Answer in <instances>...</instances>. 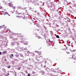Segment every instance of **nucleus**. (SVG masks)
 Masks as SVG:
<instances>
[{"instance_id":"nucleus-1","label":"nucleus","mask_w":76,"mask_h":76,"mask_svg":"<svg viewBox=\"0 0 76 76\" xmlns=\"http://www.w3.org/2000/svg\"><path fill=\"white\" fill-rule=\"evenodd\" d=\"M72 58L75 60L76 59V54H73L72 56Z\"/></svg>"},{"instance_id":"nucleus-2","label":"nucleus","mask_w":76,"mask_h":76,"mask_svg":"<svg viewBox=\"0 0 76 76\" xmlns=\"http://www.w3.org/2000/svg\"><path fill=\"white\" fill-rule=\"evenodd\" d=\"M9 5L10 7H12L13 5L12 4V3H10L9 4Z\"/></svg>"},{"instance_id":"nucleus-3","label":"nucleus","mask_w":76,"mask_h":76,"mask_svg":"<svg viewBox=\"0 0 76 76\" xmlns=\"http://www.w3.org/2000/svg\"><path fill=\"white\" fill-rule=\"evenodd\" d=\"M19 18H22V19H25V17H23V16H18Z\"/></svg>"},{"instance_id":"nucleus-4","label":"nucleus","mask_w":76,"mask_h":76,"mask_svg":"<svg viewBox=\"0 0 76 76\" xmlns=\"http://www.w3.org/2000/svg\"><path fill=\"white\" fill-rule=\"evenodd\" d=\"M3 15H8V16H10V14H9V13L6 12H5L4 13Z\"/></svg>"},{"instance_id":"nucleus-5","label":"nucleus","mask_w":76,"mask_h":76,"mask_svg":"<svg viewBox=\"0 0 76 76\" xmlns=\"http://www.w3.org/2000/svg\"><path fill=\"white\" fill-rule=\"evenodd\" d=\"M13 57V54H12L11 55H10V58H12V57Z\"/></svg>"},{"instance_id":"nucleus-6","label":"nucleus","mask_w":76,"mask_h":76,"mask_svg":"<svg viewBox=\"0 0 76 76\" xmlns=\"http://www.w3.org/2000/svg\"><path fill=\"white\" fill-rule=\"evenodd\" d=\"M3 27H4V25H2L1 26H0V29H1V28H3Z\"/></svg>"},{"instance_id":"nucleus-7","label":"nucleus","mask_w":76,"mask_h":76,"mask_svg":"<svg viewBox=\"0 0 76 76\" xmlns=\"http://www.w3.org/2000/svg\"><path fill=\"white\" fill-rule=\"evenodd\" d=\"M20 69H21V66H20L18 68H17V69H18V70H19Z\"/></svg>"},{"instance_id":"nucleus-8","label":"nucleus","mask_w":76,"mask_h":76,"mask_svg":"<svg viewBox=\"0 0 76 76\" xmlns=\"http://www.w3.org/2000/svg\"><path fill=\"white\" fill-rule=\"evenodd\" d=\"M7 53V51H6L5 50L4 52L2 53L3 54H4V53Z\"/></svg>"},{"instance_id":"nucleus-9","label":"nucleus","mask_w":76,"mask_h":76,"mask_svg":"<svg viewBox=\"0 0 76 76\" xmlns=\"http://www.w3.org/2000/svg\"><path fill=\"white\" fill-rule=\"evenodd\" d=\"M19 56V55H15V56L16 57H18Z\"/></svg>"},{"instance_id":"nucleus-10","label":"nucleus","mask_w":76,"mask_h":76,"mask_svg":"<svg viewBox=\"0 0 76 76\" xmlns=\"http://www.w3.org/2000/svg\"><path fill=\"white\" fill-rule=\"evenodd\" d=\"M56 38H60V37H59V36H58V35H57L56 36Z\"/></svg>"},{"instance_id":"nucleus-11","label":"nucleus","mask_w":76,"mask_h":76,"mask_svg":"<svg viewBox=\"0 0 76 76\" xmlns=\"http://www.w3.org/2000/svg\"><path fill=\"white\" fill-rule=\"evenodd\" d=\"M7 68H8L9 69H10V67H11V66H8L7 67Z\"/></svg>"},{"instance_id":"nucleus-12","label":"nucleus","mask_w":76,"mask_h":76,"mask_svg":"<svg viewBox=\"0 0 76 76\" xmlns=\"http://www.w3.org/2000/svg\"><path fill=\"white\" fill-rule=\"evenodd\" d=\"M11 7H13V9H15V7L13 6V5Z\"/></svg>"},{"instance_id":"nucleus-13","label":"nucleus","mask_w":76,"mask_h":76,"mask_svg":"<svg viewBox=\"0 0 76 76\" xmlns=\"http://www.w3.org/2000/svg\"><path fill=\"white\" fill-rule=\"evenodd\" d=\"M38 39H40V38H42L40 36H39L38 37Z\"/></svg>"},{"instance_id":"nucleus-14","label":"nucleus","mask_w":76,"mask_h":76,"mask_svg":"<svg viewBox=\"0 0 76 76\" xmlns=\"http://www.w3.org/2000/svg\"><path fill=\"white\" fill-rule=\"evenodd\" d=\"M38 15L39 16H41V15H40V14H39V13H38Z\"/></svg>"},{"instance_id":"nucleus-15","label":"nucleus","mask_w":76,"mask_h":76,"mask_svg":"<svg viewBox=\"0 0 76 76\" xmlns=\"http://www.w3.org/2000/svg\"><path fill=\"white\" fill-rule=\"evenodd\" d=\"M20 76H25V75L22 74V75H20Z\"/></svg>"},{"instance_id":"nucleus-16","label":"nucleus","mask_w":76,"mask_h":76,"mask_svg":"<svg viewBox=\"0 0 76 76\" xmlns=\"http://www.w3.org/2000/svg\"><path fill=\"white\" fill-rule=\"evenodd\" d=\"M35 72H34V71H33V72H32V74H33V75H34V74H35Z\"/></svg>"},{"instance_id":"nucleus-17","label":"nucleus","mask_w":76,"mask_h":76,"mask_svg":"<svg viewBox=\"0 0 76 76\" xmlns=\"http://www.w3.org/2000/svg\"><path fill=\"white\" fill-rule=\"evenodd\" d=\"M67 54H70V53L67 52Z\"/></svg>"},{"instance_id":"nucleus-18","label":"nucleus","mask_w":76,"mask_h":76,"mask_svg":"<svg viewBox=\"0 0 76 76\" xmlns=\"http://www.w3.org/2000/svg\"><path fill=\"white\" fill-rule=\"evenodd\" d=\"M8 30L9 31V32H10V29L9 28H8Z\"/></svg>"},{"instance_id":"nucleus-19","label":"nucleus","mask_w":76,"mask_h":76,"mask_svg":"<svg viewBox=\"0 0 76 76\" xmlns=\"http://www.w3.org/2000/svg\"><path fill=\"white\" fill-rule=\"evenodd\" d=\"M2 53L0 52V55H1V54Z\"/></svg>"},{"instance_id":"nucleus-20","label":"nucleus","mask_w":76,"mask_h":76,"mask_svg":"<svg viewBox=\"0 0 76 76\" xmlns=\"http://www.w3.org/2000/svg\"><path fill=\"white\" fill-rule=\"evenodd\" d=\"M17 73L16 72H15V75H17Z\"/></svg>"},{"instance_id":"nucleus-21","label":"nucleus","mask_w":76,"mask_h":76,"mask_svg":"<svg viewBox=\"0 0 76 76\" xmlns=\"http://www.w3.org/2000/svg\"><path fill=\"white\" fill-rule=\"evenodd\" d=\"M28 76H30V75L29 74H28Z\"/></svg>"},{"instance_id":"nucleus-22","label":"nucleus","mask_w":76,"mask_h":76,"mask_svg":"<svg viewBox=\"0 0 76 76\" xmlns=\"http://www.w3.org/2000/svg\"><path fill=\"white\" fill-rule=\"evenodd\" d=\"M7 61V60L5 59V61Z\"/></svg>"},{"instance_id":"nucleus-23","label":"nucleus","mask_w":76,"mask_h":76,"mask_svg":"<svg viewBox=\"0 0 76 76\" xmlns=\"http://www.w3.org/2000/svg\"><path fill=\"white\" fill-rule=\"evenodd\" d=\"M16 60L17 61H18V59H16Z\"/></svg>"},{"instance_id":"nucleus-24","label":"nucleus","mask_w":76,"mask_h":76,"mask_svg":"<svg viewBox=\"0 0 76 76\" xmlns=\"http://www.w3.org/2000/svg\"><path fill=\"white\" fill-rule=\"evenodd\" d=\"M11 12L12 13H13V12Z\"/></svg>"},{"instance_id":"nucleus-25","label":"nucleus","mask_w":76,"mask_h":76,"mask_svg":"<svg viewBox=\"0 0 76 76\" xmlns=\"http://www.w3.org/2000/svg\"><path fill=\"white\" fill-rule=\"evenodd\" d=\"M69 46H70V44H68Z\"/></svg>"},{"instance_id":"nucleus-26","label":"nucleus","mask_w":76,"mask_h":76,"mask_svg":"<svg viewBox=\"0 0 76 76\" xmlns=\"http://www.w3.org/2000/svg\"><path fill=\"white\" fill-rule=\"evenodd\" d=\"M19 14H21V13H19Z\"/></svg>"},{"instance_id":"nucleus-27","label":"nucleus","mask_w":76,"mask_h":76,"mask_svg":"<svg viewBox=\"0 0 76 76\" xmlns=\"http://www.w3.org/2000/svg\"><path fill=\"white\" fill-rule=\"evenodd\" d=\"M19 16H17L16 17H18V18H19Z\"/></svg>"},{"instance_id":"nucleus-28","label":"nucleus","mask_w":76,"mask_h":76,"mask_svg":"<svg viewBox=\"0 0 76 76\" xmlns=\"http://www.w3.org/2000/svg\"><path fill=\"white\" fill-rule=\"evenodd\" d=\"M21 15H22V14H21Z\"/></svg>"}]
</instances>
